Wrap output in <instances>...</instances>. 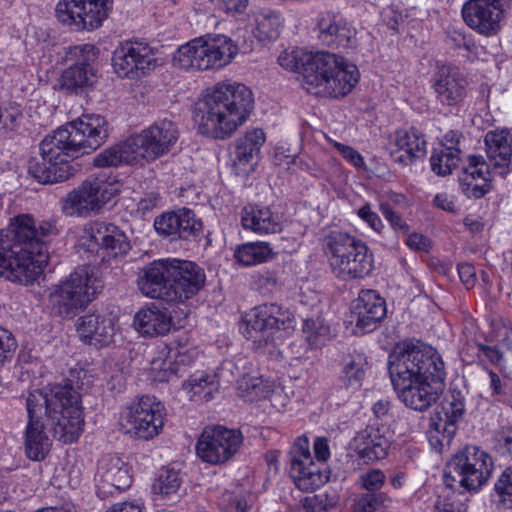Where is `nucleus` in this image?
Instances as JSON below:
<instances>
[{"instance_id": "13", "label": "nucleus", "mask_w": 512, "mask_h": 512, "mask_svg": "<svg viewBox=\"0 0 512 512\" xmlns=\"http://www.w3.org/2000/svg\"><path fill=\"white\" fill-rule=\"evenodd\" d=\"M165 417L166 409L156 397L142 395L123 408L119 426L131 438L150 440L161 433Z\"/></svg>"}, {"instance_id": "6", "label": "nucleus", "mask_w": 512, "mask_h": 512, "mask_svg": "<svg viewBox=\"0 0 512 512\" xmlns=\"http://www.w3.org/2000/svg\"><path fill=\"white\" fill-rule=\"evenodd\" d=\"M323 251L332 273L341 281L361 280L374 268V255L361 239L341 230L323 239Z\"/></svg>"}, {"instance_id": "2", "label": "nucleus", "mask_w": 512, "mask_h": 512, "mask_svg": "<svg viewBox=\"0 0 512 512\" xmlns=\"http://www.w3.org/2000/svg\"><path fill=\"white\" fill-rule=\"evenodd\" d=\"M107 137L105 117L83 114L44 137L39 144L41 160L30 162L29 173L43 184L66 181L79 170L73 161L95 151Z\"/></svg>"}, {"instance_id": "5", "label": "nucleus", "mask_w": 512, "mask_h": 512, "mask_svg": "<svg viewBox=\"0 0 512 512\" xmlns=\"http://www.w3.org/2000/svg\"><path fill=\"white\" fill-rule=\"evenodd\" d=\"M205 282L206 274L202 267L178 258H163L149 263L137 280L143 295L175 303H185L195 297Z\"/></svg>"}, {"instance_id": "41", "label": "nucleus", "mask_w": 512, "mask_h": 512, "mask_svg": "<svg viewBox=\"0 0 512 512\" xmlns=\"http://www.w3.org/2000/svg\"><path fill=\"white\" fill-rule=\"evenodd\" d=\"M317 56V51H307L302 48H290L286 49L278 57V63L281 67L290 71L302 70L303 73V84L306 83V75L308 74V68L310 64L314 62Z\"/></svg>"}, {"instance_id": "36", "label": "nucleus", "mask_w": 512, "mask_h": 512, "mask_svg": "<svg viewBox=\"0 0 512 512\" xmlns=\"http://www.w3.org/2000/svg\"><path fill=\"white\" fill-rule=\"evenodd\" d=\"M290 476L296 486L303 491L315 490L328 480L322 464L314 462L313 459L296 460L295 463L290 464Z\"/></svg>"}, {"instance_id": "8", "label": "nucleus", "mask_w": 512, "mask_h": 512, "mask_svg": "<svg viewBox=\"0 0 512 512\" xmlns=\"http://www.w3.org/2000/svg\"><path fill=\"white\" fill-rule=\"evenodd\" d=\"M358 80L359 71L354 64L336 54L317 51L303 87L317 96L338 98L350 93Z\"/></svg>"}, {"instance_id": "32", "label": "nucleus", "mask_w": 512, "mask_h": 512, "mask_svg": "<svg viewBox=\"0 0 512 512\" xmlns=\"http://www.w3.org/2000/svg\"><path fill=\"white\" fill-rule=\"evenodd\" d=\"M434 90L441 104L456 106L466 96V81L454 69L443 67L434 82Z\"/></svg>"}, {"instance_id": "20", "label": "nucleus", "mask_w": 512, "mask_h": 512, "mask_svg": "<svg viewBox=\"0 0 512 512\" xmlns=\"http://www.w3.org/2000/svg\"><path fill=\"white\" fill-rule=\"evenodd\" d=\"M504 10V0H468L462 7V17L472 30L491 37L501 29Z\"/></svg>"}, {"instance_id": "39", "label": "nucleus", "mask_w": 512, "mask_h": 512, "mask_svg": "<svg viewBox=\"0 0 512 512\" xmlns=\"http://www.w3.org/2000/svg\"><path fill=\"white\" fill-rule=\"evenodd\" d=\"M273 256V248L265 241L244 243L234 251L235 260L243 266L258 265L271 260Z\"/></svg>"}, {"instance_id": "40", "label": "nucleus", "mask_w": 512, "mask_h": 512, "mask_svg": "<svg viewBox=\"0 0 512 512\" xmlns=\"http://www.w3.org/2000/svg\"><path fill=\"white\" fill-rule=\"evenodd\" d=\"M182 484L180 472L173 468H164L152 485L153 494L159 500H174L178 498Z\"/></svg>"}, {"instance_id": "57", "label": "nucleus", "mask_w": 512, "mask_h": 512, "mask_svg": "<svg viewBox=\"0 0 512 512\" xmlns=\"http://www.w3.org/2000/svg\"><path fill=\"white\" fill-rule=\"evenodd\" d=\"M380 211L396 232L406 234L409 231L407 222L386 203L380 204Z\"/></svg>"}, {"instance_id": "55", "label": "nucleus", "mask_w": 512, "mask_h": 512, "mask_svg": "<svg viewBox=\"0 0 512 512\" xmlns=\"http://www.w3.org/2000/svg\"><path fill=\"white\" fill-rule=\"evenodd\" d=\"M17 347L14 336L10 331L0 326V363L10 359Z\"/></svg>"}, {"instance_id": "23", "label": "nucleus", "mask_w": 512, "mask_h": 512, "mask_svg": "<svg viewBox=\"0 0 512 512\" xmlns=\"http://www.w3.org/2000/svg\"><path fill=\"white\" fill-rule=\"evenodd\" d=\"M493 175L496 174L482 155L470 154L459 175L461 191L468 198L480 199L491 190Z\"/></svg>"}, {"instance_id": "31", "label": "nucleus", "mask_w": 512, "mask_h": 512, "mask_svg": "<svg viewBox=\"0 0 512 512\" xmlns=\"http://www.w3.org/2000/svg\"><path fill=\"white\" fill-rule=\"evenodd\" d=\"M241 223L245 230L259 235L275 234L283 229L282 216L267 206H245L241 211Z\"/></svg>"}, {"instance_id": "16", "label": "nucleus", "mask_w": 512, "mask_h": 512, "mask_svg": "<svg viewBox=\"0 0 512 512\" xmlns=\"http://www.w3.org/2000/svg\"><path fill=\"white\" fill-rule=\"evenodd\" d=\"M161 63L158 49L139 40L121 42L112 56L114 72L122 78H140Z\"/></svg>"}, {"instance_id": "38", "label": "nucleus", "mask_w": 512, "mask_h": 512, "mask_svg": "<svg viewBox=\"0 0 512 512\" xmlns=\"http://www.w3.org/2000/svg\"><path fill=\"white\" fill-rule=\"evenodd\" d=\"M219 386L215 373L197 371L182 384V389L191 401L202 402L211 400Z\"/></svg>"}, {"instance_id": "18", "label": "nucleus", "mask_w": 512, "mask_h": 512, "mask_svg": "<svg viewBox=\"0 0 512 512\" xmlns=\"http://www.w3.org/2000/svg\"><path fill=\"white\" fill-rule=\"evenodd\" d=\"M242 442V434L237 430L223 426L207 427L197 441L196 452L204 462L223 464L238 452Z\"/></svg>"}, {"instance_id": "34", "label": "nucleus", "mask_w": 512, "mask_h": 512, "mask_svg": "<svg viewBox=\"0 0 512 512\" xmlns=\"http://www.w3.org/2000/svg\"><path fill=\"white\" fill-rule=\"evenodd\" d=\"M133 326L139 334L154 337L167 334L172 324L167 312L153 305L134 315Z\"/></svg>"}, {"instance_id": "21", "label": "nucleus", "mask_w": 512, "mask_h": 512, "mask_svg": "<svg viewBox=\"0 0 512 512\" xmlns=\"http://www.w3.org/2000/svg\"><path fill=\"white\" fill-rule=\"evenodd\" d=\"M95 481L98 496L106 498L129 488L132 477L120 457L105 455L98 462Z\"/></svg>"}, {"instance_id": "63", "label": "nucleus", "mask_w": 512, "mask_h": 512, "mask_svg": "<svg viewBox=\"0 0 512 512\" xmlns=\"http://www.w3.org/2000/svg\"><path fill=\"white\" fill-rule=\"evenodd\" d=\"M457 269L462 283L467 288L473 287L476 283L475 268L470 264L464 263L458 265Z\"/></svg>"}, {"instance_id": "60", "label": "nucleus", "mask_w": 512, "mask_h": 512, "mask_svg": "<svg viewBox=\"0 0 512 512\" xmlns=\"http://www.w3.org/2000/svg\"><path fill=\"white\" fill-rule=\"evenodd\" d=\"M239 140L259 152L265 142V133L260 128H253L248 130Z\"/></svg>"}, {"instance_id": "27", "label": "nucleus", "mask_w": 512, "mask_h": 512, "mask_svg": "<svg viewBox=\"0 0 512 512\" xmlns=\"http://www.w3.org/2000/svg\"><path fill=\"white\" fill-rule=\"evenodd\" d=\"M147 162H151L171 150L178 140L179 132L170 120H161L138 133Z\"/></svg>"}, {"instance_id": "53", "label": "nucleus", "mask_w": 512, "mask_h": 512, "mask_svg": "<svg viewBox=\"0 0 512 512\" xmlns=\"http://www.w3.org/2000/svg\"><path fill=\"white\" fill-rule=\"evenodd\" d=\"M463 141L464 138L462 134L452 130L444 135L439 148L447 153L456 154V157L461 160Z\"/></svg>"}, {"instance_id": "7", "label": "nucleus", "mask_w": 512, "mask_h": 512, "mask_svg": "<svg viewBox=\"0 0 512 512\" xmlns=\"http://www.w3.org/2000/svg\"><path fill=\"white\" fill-rule=\"evenodd\" d=\"M102 286L101 279L92 268L77 267L65 280L51 286L46 307L55 317L71 319L96 298Z\"/></svg>"}, {"instance_id": "28", "label": "nucleus", "mask_w": 512, "mask_h": 512, "mask_svg": "<svg viewBox=\"0 0 512 512\" xmlns=\"http://www.w3.org/2000/svg\"><path fill=\"white\" fill-rule=\"evenodd\" d=\"M69 55L78 58V62L62 73L61 86L77 92L92 85L94 72L89 63L95 59V47L91 44L74 46L70 48Z\"/></svg>"}, {"instance_id": "33", "label": "nucleus", "mask_w": 512, "mask_h": 512, "mask_svg": "<svg viewBox=\"0 0 512 512\" xmlns=\"http://www.w3.org/2000/svg\"><path fill=\"white\" fill-rule=\"evenodd\" d=\"M319 39L327 46L345 48L353 41L355 29L342 17L324 15L318 22Z\"/></svg>"}, {"instance_id": "22", "label": "nucleus", "mask_w": 512, "mask_h": 512, "mask_svg": "<svg viewBox=\"0 0 512 512\" xmlns=\"http://www.w3.org/2000/svg\"><path fill=\"white\" fill-rule=\"evenodd\" d=\"M117 317L112 313L94 312L79 317L76 331L79 339L95 347H105L113 342Z\"/></svg>"}, {"instance_id": "11", "label": "nucleus", "mask_w": 512, "mask_h": 512, "mask_svg": "<svg viewBox=\"0 0 512 512\" xmlns=\"http://www.w3.org/2000/svg\"><path fill=\"white\" fill-rule=\"evenodd\" d=\"M247 337L257 348L276 346L295 329L296 319L292 312L277 304H263L246 315Z\"/></svg>"}, {"instance_id": "61", "label": "nucleus", "mask_w": 512, "mask_h": 512, "mask_svg": "<svg viewBox=\"0 0 512 512\" xmlns=\"http://www.w3.org/2000/svg\"><path fill=\"white\" fill-rule=\"evenodd\" d=\"M258 152L253 148L247 146L242 141L238 140L236 149H235V164L237 165H246L251 162L254 155Z\"/></svg>"}, {"instance_id": "17", "label": "nucleus", "mask_w": 512, "mask_h": 512, "mask_svg": "<svg viewBox=\"0 0 512 512\" xmlns=\"http://www.w3.org/2000/svg\"><path fill=\"white\" fill-rule=\"evenodd\" d=\"M79 246L95 254L100 261H109L128 252L130 245L124 232L116 225L95 222L83 230Z\"/></svg>"}, {"instance_id": "37", "label": "nucleus", "mask_w": 512, "mask_h": 512, "mask_svg": "<svg viewBox=\"0 0 512 512\" xmlns=\"http://www.w3.org/2000/svg\"><path fill=\"white\" fill-rule=\"evenodd\" d=\"M249 23L253 35L261 42L278 38L283 24L279 13L267 8L252 10Z\"/></svg>"}, {"instance_id": "58", "label": "nucleus", "mask_w": 512, "mask_h": 512, "mask_svg": "<svg viewBox=\"0 0 512 512\" xmlns=\"http://www.w3.org/2000/svg\"><path fill=\"white\" fill-rule=\"evenodd\" d=\"M333 145L348 163L356 168L363 167L364 159L362 155L354 148L336 141L333 143Z\"/></svg>"}, {"instance_id": "47", "label": "nucleus", "mask_w": 512, "mask_h": 512, "mask_svg": "<svg viewBox=\"0 0 512 512\" xmlns=\"http://www.w3.org/2000/svg\"><path fill=\"white\" fill-rule=\"evenodd\" d=\"M391 504L385 493H366L359 496L352 507V512H383Z\"/></svg>"}, {"instance_id": "64", "label": "nucleus", "mask_w": 512, "mask_h": 512, "mask_svg": "<svg viewBox=\"0 0 512 512\" xmlns=\"http://www.w3.org/2000/svg\"><path fill=\"white\" fill-rule=\"evenodd\" d=\"M106 512H144V507L135 501L115 503Z\"/></svg>"}, {"instance_id": "49", "label": "nucleus", "mask_w": 512, "mask_h": 512, "mask_svg": "<svg viewBox=\"0 0 512 512\" xmlns=\"http://www.w3.org/2000/svg\"><path fill=\"white\" fill-rule=\"evenodd\" d=\"M338 503V497L335 493H320L306 496L302 500V507L305 512H328Z\"/></svg>"}, {"instance_id": "12", "label": "nucleus", "mask_w": 512, "mask_h": 512, "mask_svg": "<svg viewBox=\"0 0 512 512\" xmlns=\"http://www.w3.org/2000/svg\"><path fill=\"white\" fill-rule=\"evenodd\" d=\"M493 467L492 457L485 450L467 445L449 461L445 483L453 488L454 483L458 482L468 491H477L488 482Z\"/></svg>"}, {"instance_id": "10", "label": "nucleus", "mask_w": 512, "mask_h": 512, "mask_svg": "<svg viewBox=\"0 0 512 512\" xmlns=\"http://www.w3.org/2000/svg\"><path fill=\"white\" fill-rule=\"evenodd\" d=\"M442 370L445 366L438 351L420 342H403L389 356V375L394 388Z\"/></svg>"}, {"instance_id": "62", "label": "nucleus", "mask_w": 512, "mask_h": 512, "mask_svg": "<svg viewBox=\"0 0 512 512\" xmlns=\"http://www.w3.org/2000/svg\"><path fill=\"white\" fill-rule=\"evenodd\" d=\"M406 245L414 251H428L430 248V240L420 233H412L408 235Z\"/></svg>"}, {"instance_id": "9", "label": "nucleus", "mask_w": 512, "mask_h": 512, "mask_svg": "<svg viewBox=\"0 0 512 512\" xmlns=\"http://www.w3.org/2000/svg\"><path fill=\"white\" fill-rule=\"evenodd\" d=\"M238 46L223 34L196 37L181 45L173 55L174 66L185 70L217 71L229 65Z\"/></svg>"}, {"instance_id": "25", "label": "nucleus", "mask_w": 512, "mask_h": 512, "mask_svg": "<svg viewBox=\"0 0 512 512\" xmlns=\"http://www.w3.org/2000/svg\"><path fill=\"white\" fill-rule=\"evenodd\" d=\"M385 300L375 290H362L352 306V322L361 333L373 331L386 316Z\"/></svg>"}, {"instance_id": "44", "label": "nucleus", "mask_w": 512, "mask_h": 512, "mask_svg": "<svg viewBox=\"0 0 512 512\" xmlns=\"http://www.w3.org/2000/svg\"><path fill=\"white\" fill-rule=\"evenodd\" d=\"M150 372L153 379L159 382L169 381L178 372L167 346L160 348L157 355L152 358Z\"/></svg>"}, {"instance_id": "50", "label": "nucleus", "mask_w": 512, "mask_h": 512, "mask_svg": "<svg viewBox=\"0 0 512 512\" xmlns=\"http://www.w3.org/2000/svg\"><path fill=\"white\" fill-rule=\"evenodd\" d=\"M460 160L456 154L447 153L442 149H435L430 157V164L432 170L441 176L448 175L456 168Z\"/></svg>"}, {"instance_id": "48", "label": "nucleus", "mask_w": 512, "mask_h": 512, "mask_svg": "<svg viewBox=\"0 0 512 512\" xmlns=\"http://www.w3.org/2000/svg\"><path fill=\"white\" fill-rule=\"evenodd\" d=\"M167 349H169L170 358H173L177 369L181 365H190L198 356L197 348L187 341H174L167 346Z\"/></svg>"}, {"instance_id": "1", "label": "nucleus", "mask_w": 512, "mask_h": 512, "mask_svg": "<svg viewBox=\"0 0 512 512\" xmlns=\"http://www.w3.org/2000/svg\"><path fill=\"white\" fill-rule=\"evenodd\" d=\"M28 423L24 435L26 456L43 460L52 445L51 437L64 444L76 441L84 424L80 395L70 385H55L29 393Z\"/></svg>"}, {"instance_id": "56", "label": "nucleus", "mask_w": 512, "mask_h": 512, "mask_svg": "<svg viewBox=\"0 0 512 512\" xmlns=\"http://www.w3.org/2000/svg\"><path fill=\"white\" fill-rule=\"evenodd\" d=\"M358 217L363 220L373 231L381 233L384 223L380 216L372 210L371 205L366 203L357 210Z\"/></svg>"}, {"instance_id": "35", "label": "nucleus", "mask_w": 512, "mask_h": 512, "mask_svg": "<svg viewBox=\"0 0 512 512\" xmlns=\"http://www.w3.org/2000/svg\"><path fill=\"white\" fill-rule=\"evenodd\" d=\"M426 152V141L415 129L396 132L391 154L395 161L408 164L413 158L423 156Z\"/></svg>"}, {"instance_id": "45", "label": "nucleus", "mask_w": 512, "mask_h": 512, "mask_svg": "<svg viewBox=\"0 0 512 512\" xmlns=\"http://www.w3.org/2000/svg\"><path fill=\"white\" fill-rule=\"evenodd\" d=\"M465 411L464 397L459 391H451L442 403V412L445 419L440 418L443 422V430H448L463 416Z\"/></svg>"}, {"instance_id": "4", "label": "nucleus", "mask_w": 512, "mask_h": 512, "mask_svg": "<svg viewBox=\"0 0 512 512\" xmlns=\"http://www.w3.org/2000/svg\"><path fill=\"white\" fill-rule=\"evenodd\" d=\"M44 245L35 238L32 217L17 216L0 230V277L28 284L37 280L48 264Z\"/></svg>"}, {"instance_id": "14", "label": "nucleus", "mask_w": 512, "mask_h": 512, "mask_svg": "<svg viewBox=\"0 0 512 512\" xmlns=\"http://www.w3.org/2000/svg\"><path fill=\"white\" fill-rule=\"evenodd\" d=\"M119 191L117 182H111L104 175H99L83 181L63 197L60 201L61 211L69 217H89L97 214Z\"/></svg>"}, {"instance_id": "43", "label": "nucleus", "mask_w": 512, "mask_h": 512, "mask_svg": "<svg viewBox=\"0 0 512 512\" xmlns=\"http://www.w3.org/2000/svg\"><path fill=\"white\" fill-rule=\"evenodd\" d=\"M302 331L310 349L323 347L334 336L330 325L321 317L304 320Z\"/></svg>"}, {"instance_id": "29", "label": "nucleus", "mask_w": 512, "mask_h": 512, "mask_svg": "<svg viewBox=\"0 0 512 512\" xmlns=\"http://www.w3.org/2000/svg\"><path fill=\"white\" fill-rule=\"evenodd\" d=\"M147 162L138 134L120 142L98 154L94 164L98 167L119 166L123 164H143Z\"/></svg>"}, {"instance_id": "3", "label": "nucleus", "mask_w": 512, "mask_h": 512, "mask_svg": "<svg viewBox=\"0 0 512 512\" xmlns=\"http://www.w3.org/2000/svg\"><path fill=\"white\" fill-rule=\"evenodd\" d=\"M253 106V94L246 85L234 81L219 82L196 104L197 129L202 135L225 140L246 122Z\"/></svg>"}, {"instance_id": "46", "label": "nucleus", "mask_w": 512, "mask_h": 512, "mask_svg": "<svg viewBox=\"0 0 512 512\" xmlns=\"http://www.w3.org/2000/svg\"><path fill=\"white\" fill-rule=\"evenodd\" d=\"M367 361L361 355L352 357L343 367L341 379L347 388L358 389L365 376Z\"/></svg>"}, {"instance_id": "24", "label": "nucleus", "mask_w": 512, "mask_h": 512, "mask_svg": "<svg viewBox=\"0 0 512 512\" xmlns=\"http://www.w3.org/2000/svg\"><path fill=\"white\" fill-rule=\"evenodd\" d=\"M155 231L172 240H194L202 230V223L186 208L162 213L154 220Z\"/></svg>"}, {"instance_id": "54", "label": "nucleus", "mask_w": 512, "mask_h": 512, "mask_svg": "<svg viewBox=\"0 0 512 512\" xmlns=\"http://www.w3.org/2000/svg\"><path fill=\"white\" fill-rule=\"evenodd\" d=\"M432 204L435 208L451 214H456L460 210L457 197L448 192L437 193L432 200Z\"/></svg>"}, {"instance_id": "59", "label": "nucleus", "mask_w": 512, "mask_h": 512, "mask_svg": "<svg viewBox=\"0 0 512 512\" xmlns=\"http://www.w3.org/2000/svg\"><path fill=\"white\" fill-rule=\"evenodd\" d=\"M311 459L313 458L310 453L308 439L306 437H299L294 443L290 464L295 463L296 460L308 461Z\"/></svg>"}, {"instance_id": "30", "label": "nucleus", "mask_w": 512, "mask_h": 512, "mask_svg": "<svg viewBox=\"0 0 512 512\" xmlns=\"http://www.w3.org/2000/svg\"><path fill=\"white\" fill-rule=\"evenodd\" d=\"M484 142L487 159L494 173L501 177L506 176L511 170V134L505 129L489 131Z\"/></svg>"}, {"instance_id": "51", "label": "nucleus", "mask_w": 512, "mask_h": 512, "mask_svg": "<svg viewBox=\"0 0 512 512\" xmlns=\"http://www.w3.org/2000/svg\"><path fill=\"white\" fill-rule=\"evenodd\" d=\"M498 504L505 509H512V469L506 468L494 486Z\"/></svg>"}, {"instance_id": "52", "label": "nucleus", "mask_w": 512, "mask_h": 512, "mask_svg": "<svg viewBox=\"0 0 512 512\" xmlns=\"http://www.w3.org/2000/svg\"><path fill=\"white\" fill-rule=\"evenodd\" d=\"M386 476L380 469H369L359 476L358 483L361 488L373 492L379 491L385 484Z\"/></svg>"}, {"instance_id": "42", "label": "nucleus", "mask_w": 512, "mask_h": 512, "mask_svg": "<svg viewBox=\"0 0 512 512\" xmlns=\"http://www.w3.org/2000/svg\"><path fill=\"white\" fill-rule=\"evenodd\" d=\"M237 388L242 398L254 401L269 397L273 392L274 383L260 376L244 375L237 381Z\"/></svg>"}, {"instance_id": "15", "label": "nucleus", "mask_w": 512, "mask_h": 512, "mask_svg": "<svg viewBox=\"0 0 512 512\" xmlns=\"http://www.w3.org/2000/svg\"><path fill=\"white\" fill-rule=\"evenodd\" d=\"M112 4V0H59L55 16L73 31H93L108 18Z\"/></svg>"}, {"instance_id": "26", "label": "nucleus", "mask_w": 512, "mask_h": 512, "mask_svg": "<svg viewBox=\"0 0 512 512\" xmlns=\"http://www.w3.org/2000/svg\"><path fill=\"white\" fill-rule=\"evenodd\" d=\"M390 438L387 428L368 425L355 435L350 445L364 462H374L387 457L391 445Z\"/></svg>"}, {"instance_id": "19", "label": "nucleus", "mask_w": 512, "mask_h": 512, "mask_svg": "<svg viewBox=\"0 0 512 512\" xmlns=\"http://www.w3.org/2000/svg\"><path fill=\"white\" fill-rule=\"evenodd\" d=\"M446 371L429 373L395 387L399 399L415 411H425L440 397L444 389Z\"/></svg>"}]
</instances>
